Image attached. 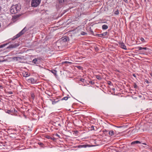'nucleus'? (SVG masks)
Segmentation results:
<instances>
[{"label":"nucleus","mask_w":152,"mask_h":152,"mask_svg":"<svg viewBox=\"0 0 152 152\" xmlns=\"http://www.w3.org/2000/svg\"><path fill=\"white\" fill-rule=\"evenodd\" d=\"M23 77H27L29 76L30 75L28 72H25L24 73H23Z\"/></svg>","instance_id":"11"},{"label":"nucleus","mask_w":152,"mask_h":152,"mask_svg":"<svg viewBox=\"0 0 152 152\" xmlns=\"http://www.w3.org/2000/svg\"><path fill=\"white\" fill-rule=\"evenodd\" d=\"M21 9V6L20 4H17L12 5L10 8V11L12 14H15L18 12Z\"/></svg>","instance_id":"1"},{"label":"nucleus","mask_w":152,"mask_h":152,"mask_svg":"<svg viewBox=\"0 0 152 152\" xmlns=\"http://www.w3.org/2000/svg\"><path fill=\"white\" fill-rule=\"evenodd\" d=\"M145 1H146V0H145Z\"/></svg>","instance_id":"50"},{"label":"nucleus","mask_w":152,"mask_h":152,"mask_svg":"<svg viewBox=\"0 0 152 152\" xmlns=\"http://www.w3.org/2000/svg\"><path fill=\"white\" fill-rule=\"evenodd\" d=\"M147 83H148V81H147Z\"/></svg>","instance_id":"48"},{"label":"nucleus","mask_w":152,"mask_h":152,"mask_svg":"<svg viewBox=\"0 0 152 152\" xmlns=\"http://www.w3.org/2000/svg\"><path fill=\"white\" fill-rule=\"evenodd\" d=\"M96 35L99 37H102V34H96Z\"/></svg>","instance_id":"27"},{"label":"nucleus","mask_w":152,"mask_h":152,"mask_svg":"<svg viewBox=\"0 0 152 152\" xmlns=\"http://www.w3.org/2000/svg\"><path fill=\"white\" fill-rule=\"evenodd\" d=\"M68 0H58L59 3L61 5L65 3Z\"/></svg>","instance_id":"8"},{"label":"nucleus","mask_w":152,"mask_h":152,"mask_svg":"<svg viewBox=\"0 0 152 152\" xmlns=\"http://www.w3.org/2000/svg\"><path fill=\"white\" fill-rule=\"evenodd\" d=\"M137 48L138 49V50H141L142 49L146 50L147 49V48L146 47H144V48H142L140 47H138Z\"/></svg>","instance_id":"12"},{"label":"nucleus","mask_w":152,"mask_h":152,"mask_svg":"<svg viewBox=\"0 0 152 152\" xmlns=\"http://www.w3.org/2000/svg\"><path fill=\"white\" fill-rule=\"evenodd\" d=\"M4 61V60H0V62H2Z\"/></svg>","instance_id":"41"},{"label":"nucleus","mask_w":152,"mask_h":152,"mask_svg":"<svg viewBox=\"0 0 152 152\" xmlns=\"http://www.w3.org/2000/svg\"><path fill=\"white\" fill-rule=\"evenodd\" d=\"M17 58L18 60L19 59H21V58L20 57H17V58Z\"/></svg>","instance_id":"34"},{"label":"nucleus","mask_w":152,"mask_h":152,"mask_svg":"<svg viewBox=\"0 0 152 152\" xmlns=\"http://www.w3.org/2000/svg\"><path fill=\"white\" fill-rule=\"evenodd\" d=\"M68 97H67V96H66V97H65L63 98H62V99H61V100H67L68 99Z\"/></svg>","instance_id":"19"},{"label":"nucleus","mask_w":152,"mask_h":152,"mask_svg":"<svg viewBox=\"0 0 152 152\" xmlns=\"http://www.w3.org/2000/svg\"><path fill=\"white\" fill-rule=\"evenodd\" d=\"M19 16V15H16L13 16L12 18V20L14 22H15L18 19Z\"/></svg>","instance_id":"6"},{"label":"nucleus","mask_w":152,"mask_h":152,"mask_svg":"<svg viewBox=\"0 0 152 152\" xmlns=\"http://www.w3.org/2000/svg\"><path fill=\"white\" fill-rule=\"evenodd\" d=\"M138 143H141L139 141H133L131 142V144L132 145H133L135 144H138Z\"/></svg>","instance_id":"13"},{"label":"nucleus","mask_w":152,"mask_h":152,"mask_svg":"<svg viewBox=\"0 0 152 152\" xmlns=\"http://www.w3.org/2000/svg\"><path fill=\"white\" fill-rule=\"evenodd\" d=\"M5 46V45H1L0 46V48H3V47H4Z\"/></svg>","instance_id":"31"},{"label":"nucleus","mask_w":152,"mask_h":152,"mask_svg":"<svg viewBox=\"0 0 152 152\" xmlns=\"http://www.w3.org/2000/svg\"><path fill=\"white\" fill-rule=\"evenodd\" d=\"M9 93L10 94H12V91H10L9 92Z\"/></svg>","instance_id":"40"},{"label":"nucleus","mask_w":152,"mask_h":152,"mask_svg":"<svg viewBox=\"0 0 152 152\" xmlns=\"http://www.w3.org/2000/svg\"><path fill=\"white\" fill-rule=\"evenodd\" d=\"M140 40L142 42H146V40L143 37H141L140 38Z\"/></svg>","instance_id":"17"},{"label":"nucleus","mask_w":152,"mask_h":152,"mask_svg":"<svg viewBox=\"0 0 152 152\" xmlns=\"http://www.w3.org/2000/svg\"><path fill=\"white\" fill-rule=\"evenodd\" d=\"M109 134L110 136H112L114 135V132L113 131L111 130L109 132Z\"/></svg>","instance_id":"16"},{"label":"nucleus","mask_w":152,"mask_h":152,"mask_svg":"<svg viewBox=\"0 0 152 152\" xmlns=\"http://www.w3.org/2000/svg\"><path fill=\"white\" fill-rule=\"evenodd\" d=\"M84 79H80V80L82 82H83V81H84Z\"/></svg>","instance_id":"36"},{"label":"nucleus","mask_w":152,"mask_h":152,"mask_svg":"<svg viewBox=\"0 0 152 152\" xmlns=\"http://www.w3.org/2000/svg\"><path fill=\"white\" fill-rule=\"evenodd\" d=\"M150 75L152 77V73H150Z\"/></svg>","instance_id":"43"},{"label":"nucleus","mask_w":152,"mask_h":152,"mask_svg":"<svg viewBox=\"0 0 152 152\" xmlns=\"http://www.w3.org/2000/svg\"><path fill=\"white\" fill-rule=\"evenodd\" d=\"M115 90L114 88L112 89V90Z\"/></svg>","instance_id":"46"},{"label":"nucleus","mask_w":152,"mask_h":152,"mask_svg":"<svg viewBox=\"0 0 152 152\" xmlns=\"http://www.w3.org/2000/svg\"><path fill=\"white\" fill-rule=\"evenodd\" d=\"M142 144H143L144 145H146V144L145 143H142Z\"/></svg>","instance_id":"44"},{"label":"nucleus","mask_w":152,"mask_h":152,"mask_svg":"<svg viewBox=\"0 0 152 152\" xmlns=\"http://www.w3.org/2000/svg\"><path fill=\"white\" fill-rule=\"evenodd\" d=\"M107 32H105L102 34V37L105 36L107 34Z\"/></svg>","instance_id":"22"},{"label":"nucleus","mask_w":152,"mask_h":152,"mask_svg":"<svg viewBox=\"0 0 152 152\" xmlns=\"http://www.w3.org/2000/svg\"><path fill=\"white\" fill-rule=\"evenodd\" d=\"M137 86L136 84L134 83V88H137Z\"/></svg>","instance_id":"30"},{"label":"nucleus","mask_w":152,"mask_h":152,"mask_svg":"<svg viewBox=\"0 0 152 152\" xmlns=\"http://www.w3.org/2000/svg\"><path fill=\"white\" fill-rule=\"evenodd\" d=\"M52 101V104H56V103L57 102H58L59 101V100H58V99H54V100Z\"/></svg>","instance_id":"10"},{"label":"nucleus","mask_w":152,"mask_h":152,"mask_svg":"<svg viewBox=\"0 0 152 152\" xmlns=\"http://www.w3.org/2000/svg\"><path fill=\"white\" fill-rule=\"evenodd\" d=\"M119 44L120 47L122 48L125 50L127 49L126 46H125L124 43L123 42H121L119 43Z\"/></svg>","instance_id":"5"},{"label":"nucleus","mask_w":152,"mask_h":152,"mask_svg":"<svg viewBox=\"0 0 152 152\" xmlns=\"http://www.w3.org/2000/svg\"><path fill=\"white\" fill-rule=\"evenodd\" d=\"M61 39L64 42H66L68 39V38L67 37H64L61 38Z\"/></svg>","instance_id":"9"},{"label":"nucleus","mask_w":152,"mask_h":152,"mask_svg":"<svg viewBox=\"0 0 152 152\" xmlns=\"http://www.w3.org/2000/svg\"><path fill=\"white\" fill-rule=\"evenodd\" d=\"M41 1V0H32L31 6L33 7H36L39 5Z\"/></svg>","instance_id":"2"},{"label":"nucleus","mask_w":152,"mask_h":152,"mask_svg":"<svg viewBox=\"0 0 152 152\" xmlns=\"http://www.w3.org/2000/svg\"><path fill=\"white\" fill-rule=\"evenodd\" d=\"M65 63H72L70 62H69V61H66L64 62Z\"/></svg>","instance_id":"35"},{"label":"nucleus","mask_w":152,"mask_h":152,"mask_svg":"<svg viewBox=\"0 0 152 152\" xmlns=\"http://www.w3.org/2000/svg\"><path fill=\"white\" fill-rule=\"evenodd\" d=\"M55 135L56 136H57L59 137H60L57 134H55Z\"/></svg>","instance_id":"37"},{"label":"nucleus","mask_w":152,"mask_h":152,"mask_svg":"<svg viewBox=\"0 0 152 152\" xmlns=\"http://www.w3.org/2000/svg\"><path fill=\"white\" fill-rule=\"evenodd\" d=\"M50 139L51 140H54L55 139V138L54 137H51Z\"/></svg>","instance_id":"39"},{"label":"nucleus","mask_w":152,"mask_h":152,"mask_svg":"<svg viewBox=\"0 0 152 152\" xmlns=\"http://www.w3.org/2000/svg\"><path fill=\"white\" fill-rule=\"evenodd\" d=\"M11 111L10 110H7L6 111V112L7 113L10 114V113L11 112Z\"/></svg>","instance_id":"28"},{"label":"nucleus","mask_w":152,"mask_h":152,"mask_svg":"<svg viewBox=\"0 0 152 152\" xmlns=\"http://www.w3.org/2000/svg\"><path fill=\"white\" fill-rule=\"evenodd\" d=\"M19 45V44L18 43H16L15 44H12L11 45H10L9 46V48H15L18 46Z\"/></svg>","instance_id":"7"},{"label":"nucleus","mask_w":152,"mask_h":152,"mask_svg":"<svg viewBox=\"0 0 152 152\" xmlns=\"http://www.w3.org/2000/svg\"><path fill=\"white\" fill-rule=\"evenodd\" d=\"M31 98L33 99H34V94L33 93H31Z\"/></svg>","instance_id":"20"},{"label":"nucleus","mask_w":152,"mask_h":152,"mask_svg":"<svg viewBox=\"0 0 152 152\" xmlns=\"http://www.w3.org/2000/svg\"><path fill=\"white\" fill-rule=\"evenodd\" d=\"M124 1L126 2V3H127L128 2V0H123Z\"/></svg>","instance_id":"38"},{"label":"nucleus","mask_w":152,"mask_h":152,"mask_svg":"<svg viewBox=\"0 0 152 152\" xmlns=\"http://www.w3.org/2000/svg\"><path fill=\"white\" fill-rule=\"evenodd\" d=\"M52 72L54 75H56V71L55 70H52Z\"/></svg>","instance_id":"26"},{"label":"nucleus","mask_w":152,"mask_h":152,"mask_svg":"<svg viewBox=\"0 0 152 152\" xmlns=\"http://www.w3.org/2000/svg\"><path fill=\"white\" fill-rule=\"evenodd\" d=\"M37 59V58H35L32 61V63L34 64H38Z\"/></svg>","instance_id":"14"},{"label":"nucleus","mask_w":152,"mask_h":152,"mask_svg":"<svg viewBox=\"0 0 152 152\" xmlns=\"http://www.w3.org/2000/svg\"><path fill=\"white\" fill-rule=\"evenodd\" d=\"M17 58V57H14L13 58V59L14 60H18V59L17 58Z\"/></svg>","instance_id":"32"},{"label":"nucleus","mask_w":152,"mask_h":152,"mask_svg":"<svg viewBox=\"0 0 152 152\" xmlns=\"http://www.w3.org/2000/svg\"><path fill=\"white\" fill-rule=\"evenodd\" d=\"M108 28V26L106 25H104L102 26V28L103 29H106Z\"/></svg>","instance_id":"15"},{"label":"nucleus","mask_w":152,"mask_h":152,"mask_svg":"<svg viewBox=\"0 0 152 152\" xmlns=\"http://www.w3.org/2000/svg\"><path fill=\"white\" fill-rule=\"evenodd\" d=\"M28 81L31 83L34 84L36 83L37 81L33 78H30L28 80Z\"/></svg>","instance_id":"4"},{"label":"nucleus","mask_w":152,"mask_h":152,"mask_svg":"<svg viewBox=\"0 0 152 152\" xmlns=\"http://www.w3.org/2000/svg\"><path fill=\"white\" fill-rule=\"evenodd\" d=\"M24 28L23 30H22L21 31H20L18 34H17L15 36H14L12 39V40H13L17 39L20 37L21 35L23 34L24 33Z\"/></svg>","instance_id":"3"},{"label":"nucleus","mask_w":152,"mask_h":152,"mask_svg":"<svg viewBox=\"0 0 152 152\" xmlns=\"http://www.w3.org/2000/svg\"><path fill=\"white\" fill-rule=\"evenodd\" d=\"M91 128L92 129H93V130H95V129H94V126H91Z\"/></svg>","instance_id":"33"},{"label":"nucleus","mask_w":152,"mask_h":152,"mask_svg":"<svg viewBox=\"0 0 152 152\" xmlns=\"http://www.w3.org/2000/svg\"><path fill=\"white\" fill-rule=\"evenodd\" d=\"M114 14L115 15H118L119 14V11L117 10L115 12Z\"/></svg>","instance_id":"21"},{"label":"nucleus","mask_w":152,"mask_h":152,"mask_svg":"<svg viewBox=\"0 0 152 152\" xmlns=\"http://www.w3.org/2000/svg\"><path fill=\"white\" fill-rule=\"evenodd\" d=\"M38 144L41 146V147H43L44 145L43 143L41 142H39L38 143Z\"/></svg>","instance_id":"23"},{"label":"nucleus","mask_w":152,"mask_h":152,"mask_svg":"<svg viewBox=\"0 0 152 152\" xmlns=\"http://www.w3.org/2000/svg\"><path fill=\"white\" fill-rule=\"evenodd\" d=\"M2 87V86L1 85H0V87Z\"/></svg>","instance_id":"47"},{"label":"nucleus","mask_w":152,"mask_h":152,"mask_svg":"<svg viewBox=\"0 0 152 152\" xmlns=\"http://www.w3.org/2000/svg\"><path fill=\"white\" fill-rule=\"evenodd\" d=\"M96 78L98 80H101V77L99 75H96Z\"/></svg>","instance_id":"25"},{"label":"nucleus","mask_w":152,"mask_h":152,"mask_svg":"<svg viewBox=\"0 0 152 152\" xmlns=\"http://www.w3.org/2000/svg\"><path fill=\"white\" fill-rule=\"evenodd\" d=\"M87 33L84 32L82 31L81 32V34L83 35H85L87 34Z\"/></svg>","instance_id":"24"},{"label":"nucleus","mask_w":152,"mask_h":152,"mask_svg":"<svg viewBox=\"0 0 152 152\" xmlns=\"http://www.w3.org/2000/svg\"><path fill=\"white\" fill-rule=\"evenodd\" d=\"M46 138L48 139H50V138H51V137H50L49 136L47 135L45 137Z\"/></svg>","instance_id":"29"},{"label":"nucleus","mask_w":152,"mask_h":152,"mask_svg":"<svg viewBox=\"0 0 152 152\" xmlns=\"http://www.w3.org/2000/svg\"><path fill=\"white\" fill-rule=\"evenodd\" d=\"M1 24H0V27H1Z\"/></svg>","instance_id":"49"},{"label":"nucleus","mask_w":152,"mask_h":152,"mask_svg":"<svg viewBox=\"0 0 152 152\" xmlns=\"http://www.w3.org/2000/svg\"><path fill=\"white\" fill-rule=\"evenodd\" d=\"M137 149L135 148H133L130 150V152H136Z\"/></svg>","instance_id":"18"},{"label":"nucleus","mask_w":152,"mask_h":152,"mask_svg":"<svg viewBox=\"0 0 152 152\" xmlns=\"http://www.w3.org/2000/svg\"><path fill=\"white\" fill-rule=\"evenodd\" d=\"M133 75L134 77H136V76H135V75L134 74H133Z\"/></svg>","instance_id":"42"},{"label":"nucleus","mask_w":152,"mask_h":152,"mask_svg":"<svg viewBox=\"0 0 152 152\" xmlns=\"http://www.w3.org/2000/svg\"><path fill=\"white\" fill-rule=\"evenodd\" d=\"M78 68H81V67L80 66H78V67H77Z\"/></svg>","instance_id":"45"}]
</instances>
